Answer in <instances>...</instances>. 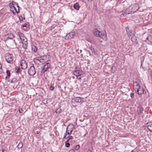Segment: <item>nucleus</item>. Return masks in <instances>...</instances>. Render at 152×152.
Masks as SVG:
<instances>
[{"instance_id":"obj_1","label":"nucleus","mask_w":152,"mask_h":152,"mask_svg":"<svg viewBox=\"0 0 152 152\" xmlns=\"http://www.w3.org/2000/svg\"><path fill=\"white\" fill-rule=\"evenodd\" d=\"M48 60L46 56H43L37 57L34 59V62L38 64H43Z\"/></svg>"},{"instance_id":"obj_2","label":"nucleus","mask_w":152,"mask_h":152,"mask_svg":"<svg viewBox=\"0 0 152 152\" xmlns=\"http://www.w3.org/2000/svg\"><path fill=\"white\" fill-rule=\"evenodd\" d=\"M133 86L135 92L138 94L141 95L144 93V90L143 88L140 86L137 82H135L134 83Z\"/></svg>"},{"instance_id":"obj_3","label":"nucleus","mask_w":152,"mask_h":152,"mask_svg":"<svg viewBox=\"0 0 152 152\" xmlns=\"http://www.w3.org/2000/svg\"><path fill=\"white\" fill-rule=\"evenodd\" d=\"M126 29L129 37L131 39L133 42H135L137 39L134 34L131 32L128 28H126Z\"/></svg>"},{"instance_id":"obj_4","label":"nucleus","mask_w":152,"mask_h":152,"mask_svg":"<svg viewBox=\"0 0 152 152\" xmlns=\"http://www.w3.org/2000/svg\"><path fill=\"white\" fill-rule=\"evenodd\" d=\"M18 34L21 42L23 44V46L24 45V44L25 45H27V39L24 34L21 32H18Z\"/></svg>"},{"instance_id":"obj_5","label":"nucleus","mask_w":152,"mask_h":152,"mask_svg":"<svg viewBox=\"0 0 152 152\" xmlns=\"http://www.w3.org/2000/svg\"><path fill=\"white\" fill-rule=\"evenodd\" d=\"M5 59L6 61L9 63L12 64L13 61V57L11 55L7 53L5 55Z\"/></svg>"},{"instance_id":"obj_6","label":"nucleus","mask_w":152,"mask_h":152,"mask_svg":"<svg viewBox=\"0 0 152 152\" xmlns=\"http://www.w3.org/2000/svg\"><path fill=\"white\" fill-rule=\"evenodd\" d=\"M138 6V5L137 4H136L132 5L129 7L131 10V12H132V13H133L138 10L139 8Z\"/></svg>"},{"instance_id":"obj_7","label":"nucleus","mask_w":152,"mask_h":152,"mask_svg":"<svg viewBox=\"0 0 152 152\" xmlns=\"http://www.w3.org/2000/svg\"><path fill=\"white\" fill-rule=\"evenodd\" d=\"M28 72L30 75L31 76L34 75L36 73V71L34 67L33 66H31L28 70Z\"/></svg>"},{"instance_id":"obj_8","label":"nucleus","mask_w":152,"mask_h":152,"mask_svg":"<svg viewBox=\"0 0 152 152\" xmlns=\"http://www.w3.org/2000/svg\"><path fill=\"white\" fill-rule=\"evenodd\" d=\"M50 66V64L49 63H47L45 64L41 71V73H44L46 72Z\"/></svg>"},{"instance_id":"obj_9","label":"nucleus","mask_w":152,"mask_h":152,"mask_svg":"<svg viewBox=\"0 0 152 152\" xmlns=\"http://www.w3.org/2000/svg\"><path fill=\"white\" fill-rule=\"evenodd\" d=\"M121 12L122 13L121 15H120L121 16H122V15H123V16H125L130 14L133 13L131 12V10L129 7L124 12L123 11Z\"/></svg>"},{"instance_id":"obj_10","label":"nucleus","mask_w":152,"mask_h":152,"mask_svg":"<svg viewBox=\"0 0 152 152\" xmlns=\"http://www.w3.org/2000/svg\"><path fill=\"white\" fill-rule=\"evenodd\" d=\"M75 35V32H72L67 34L66 36V39H71Z\"/></svg>"},{"instance_id":"obj_11","label":"nucleus","mask_w":152,"mask_h":152,"mask_svg":"<svg viewBox=\"0 0 152 152\" xmlns=\"http://www.w3.org/2000/svg\"><path fill=\"white\" fill-rule=\"evenodd\" d=\"M74 128V125L72 124H69L67 128L66 132L72 133Z\"/></svg>"},{"instance_id":"obj_12","label":"nucleus","mask_w":152,"mask_h":152,"mask_svg":"<svg viewBox=\"0 0 152 152\" xmlns=\"http://www.w3.org/2000/svg\"><path fill=\"white\" fill-rule=\"evenodd\" d=\"M146 42L148 44L152 45V34L148 35L146 38Z\"/></svg>"},{"instance_id":"obj_13","label":"nucleus","mask_w":152,"mask_h":152,"mask_svg":"<svg viewBox=\"0 0 152 152\" xmlns=\"http://www.w3.org/2000/svg\"><path fill=\"white\" fill-rule=\"evenodd\" d=\"M20 66L23 69H25L27 67V64L25 61L24 60H22L21 61Z\"/></svg>"},{"instance_id":"obj_14","label":"nucleus","mask_w":152,"mask_h":152,"mask_svg":"<svg viewBox=\"0 0 152 152\" xmlns=\"http://www.w3.org/2000/svg\"><path fill=\"white\" fill-rule=\"evenodd\" d=\"M16 5V7L15 6L14 7H13V11H12L14 14H15V12L17 13H18L20 12L19 7L18 4L17 3Z\"/></svg>"},{"instance_id":"obj_15","label":"nucleus","mask_w":152,"mask_h":152,"mask_svg":"<svg viewBox=\"0 0 152 152\" xmlns=\"http://www.w3.org/2000/svg\"><path fill=\"white\" fill-rule=\"evenodd\" d=\"M101 32L96 29H94L93 30V33L94 35L97 37H99L100 34Z\"/></svg>"},{"instance_id":"obj_16","label":"nucleus","mask_w":152,"mask_h":152,"mask_svg":"<svg viewBox=\"0 0 152 152\" xmlns=\"http://www.w3.org/2000/svg\"><path fill=\"white\" fill-rule=\"evenodd\" d=\"M99 37L104 40L106 41L107 40V37L106 34L105 33H102L101 32Z\"/></svg>"},{"instance_id":"obj_17","label":"nucleus","mask_w":152,"mask_h":152,"mask_svg":"<svg viewBox=\"0 0 152 152\" xmlns=\"http://www.w3.org/2000/svg\"><path fill=\"white\" fill-rule=\"evenodd\" d=\"M143 111V109L142 107H139L137 109V114L138 116H140L142 115Z\"/></svg>"},{"instance_id":"obj_18","label":"nucleus","mask_w":152,"mask_h":152,"mask_svg":"<svg viewBox=\"0 0 152 152\" xmlns=\"http://www.w3.org/2000/svg\"><path fill=\"white\" fill-rule=\"evenodd\" d=\"M17 3L13 2L12 3L10 4L9 6L10 7V10L11 11H13V7L14 8L15 6L16 7V6H17L16 4Z\"/></svg>"},{"instance_id":"obj_19","label":"nucleus","mask_w":152,"mask_h":152,"mask_svg":"<svg viewBox=\"0 0 152 152\" xmlns=\"http://www.w3.org/2000/svg\"><path fill=\"white\" fill-rule=\"evenodd\" d=\"M29 23H25L24 24H23L22 26V27L23 28V29L25 31H26L27 30V29L29 28Z\"/></svg>"},{"instance_id":"obj_20","label":"nucleus","mask_w":152,"mask_h":152,"mask_svg":"<svg viewBox=\"0 0 152 152\" xmlns=\"http://www.w3.org/2000/svg\"><path fill=\"white\" fill-rule=\"evenodd\" d=\"M82 72L79 70H75L73 72V74L75 76L81 75L82 74Z\"/></svg>"},{"instance_id":"obj_21","label":"nucleus","mask_w":152,"mask_h":152,"mask_svg":"<svg viewBox=\"0 0 152 152\" xmlns=\"http://www.w3.org/2000/svg\"><path fill=\"white\" fill-rule=\"evenodd\" d=\"M74 102L76 103H80L81 101V98L80 97H76L74 99Z\"/></svg>"},{"instance_id":"obj_22","label":"nucleus","mask_w":152,"mask_h":152,"mask_svg":"<svg viewBox=\"0 0 152 152\" xmlns=\"http://www.w3.org/2000/svg\"><path fill=\"white\" fill-rule=\"evenodd\" d=\"M71 134V133L66 131V132L64 134V138L65 139L67 138Z\"/></svg>"},{"instance_id":"obj_23","label":"nucleus","mask_w":152,"mask_h":152,"mask_svg":"<svg viewBox=\"0 0 152 152\" xmlns=\"http://www.w3.org/2000/svg\"><path fill=\"white\" fill-rule=\"evenodd\" d=\"M148 128L150 131H152V123H148Z\"/></svg>"},{"instance_id":"obj_24","label":"nucleus","mask_w":152,"mask_h":152,"mask_svg":"<svg viewBox=\"0 0 152 152\" xmlns=\"http://www.w3.org/2000/svg\"><path fill=\"white\" fill-rule=\"evenodd\" d=\"M80 7V6H79V4L78 3H75L74 5V8L77 10H79Z\"/></svg>"},{"instance_id":"obj_25","label":"nucleus","mask_w":152,"mask_h":152,"mask_svg":"<svg viewBox=\"0 0 152 152\" xmlns=\"http://www.w3.org/2000/svg\"><path fill=\"white\" fill-rule=\"evenodd\" d=\"M19 19L20 23H23L24 20H25V18L24 17H23L21 15L19 17Z\"/></svg>"},{"instance_id":"obj_26","label":"nucleus","mask_w":152,"mask_h":152,"mask_svg":"<svg viewBox=\"0 0 152 152\" xmlns=\"http://www.w3.org/2000/svg\"><path fill=\"white\" fill-rule=\"evenodd\" d=\"M7 76L6 77L7 79H9L10 76V72L9 70H7L6 71Z\"/></svg>"},{"instance_id":"obj_27","label":"nucleus","mask_w":152,"mask_h":152,"mask_svg":"<svg viewBox=\"0 0 152 152\" xmlns=\"http://www.w3.org/2000/svg\"><path fill=\"white\" fill-rule=\"evenodd\" d=\"M20 67L17 66L15 68L16 72L18 73L20 72Z\"/></svg>"},{"instance_id":"obj_28","label":"nucleus","mask_w":152,"mask_h":152,"mask_svg":"<svg viewBox=\"0 0 152 152\" xmlns=\"http://www.w3.org/2000/svg\"><path fill=\"white\" fill-rule=\"evenodd\" d=\"M89 49L91 50V51L92 52V53L94 54H95V52L94 49L92 47H90L89 48Z\"/></svg>"},{"instance_id":"obj_29","label":"nucleus","mask_w":152,"mask_h":152,"mask_svg":"<svg viewBox=\"0 0 152 152\" xmlns=\"http://www.w3.org/2000/svg\"><path fill=\"white\" fill-rule=\"evenodd\" d=\"M23 146V144L22 142H20L18 144V147L19 148H21Z\"/></svg>"},{"instance_id":"obj_30","label":"nucleus","mask_w":152,"mask_h":152,"mask_svg":"<svg viewBox=\"0 0 152 152\" xmlns=\"http://www.w3.org/2000/svg\"><path fill=\"white\" fill-rule=\"evenodd\" d=\"M32 50L34 52H36L37 50V48L35 46H33L32 47Z\"/></svg>"},{"instance_id":"obj_31","label":"nucleus","mask_w":152,"mask_h":152,"mask_svg":"<svg viewBox=\"0 0 152 152\" xmlns=\"http://www.w3.org/2000/svg\"><path fill=\"white\" fill-rule=\"evenodd\" d=\"M80 146L79 145H76L75 147V149L76 150H78Z\"/></svg>"},{"instance_id":"obj_32","label":"nucleus","mask_w":152,"mask_h":152,"mask_svg":"<svg viewBox=\"0 0 152 152\" xmlns=\"http://www.w3.org/2000/svg\"><path fill=\"white\" fill-rule=\"evenodd\" d=\"M65 146L67 148L69 147L70 146V144L67 141V140L66 142Z\"/></svg>"},{"instance_id":"obj_33","label":"nucleus","mask_w":152,"mask_h":152,"mask_svg":"<svg viewBox=\"0 0 152 152\" xmlns=\"http://www.w3.org/2000/svg\"><path fill=\"white\" fill-rule=\"evenodd\" d=\"M54 89V87L52 85L50 87L49 89L51 91H53Z\"/></svg>"},{"instance_id":"obj_34","label":"nucleus","mask_w":152,"mask_h":152,"mask_svg":"<svg viewBox=\"0 0 152 152\" xmlns=\"http://www.w3.org/2000/svg\"><path fill=\"white\" fill-rule=\"evenodd\" d=\"M19 111L20 113H22L23 111V110L22 108H20L19 110Z\"/></svg>"},{"instance_id":"obj_35","label":"nucleus","mask_w":152,"mask_h":152,"mask_svg":"<svg viewBox=\"0 0 152 152\" xmlns=\"http://www.w3.org/2000/svg\"><path fill=\"white\" fill-rule=\"evenodd\" d=\"M73 137L72 136H70L69 137V138L67 140V141L68 142L69 140H72V139H73Z\"/></svg>"},{"instance_id":"obj_36","label":"nucleus","mask_w":152,"mask_h":152,"mask_svg":"<svg viewBox=\"0 0 152 152\" xmlns=\"http://www.w3.org/2000/svg\"><path fill=\"white\" fill-rule=\"evenodd\" d=\"M134 93H131L130 94V96L132 98L134 97Z\"/></svg>"},{"instance_id":"obj_37","label":"nucleus","mask_w":152,"mask_h":152,"mask_svg":"<svg viewBox=\"0 0 152 152\" xmlns=\"http://www.w3.org/2000/svg\"><path fill=\"white\" fill-rule=\"evenodd\" d=\"M2 65L0 63V72H1L2 71Z\"/></svg>"},{"instance_id":"obj_38","label":"nucleus","mask_w":152,"mask_h":152,"mask_svg":"<svg viewBox=\"0 0 152 152\" xmlns=\"http://www.w3.org/2000/svg\"><path fill=\"white\" fill-rule=\"evenodd\" d=\"M80 75H78L77 76H76L77 78V79L78 80H80L81 79V77H80Z\"/></svg>"},{"instance_id":"obj_39","label":"nucleus","mask_w":152,"mask_h":152,"mask_svg":"<svg viewBox=\"0 0 152 152\" xmlns=\"http://www.w3.org/2000/svg\"><path fill=\"white\" fill-rule=\"evenodd\" d=\"M37 133L39 135H40V134H41L40 132H39V131H37Z\"/></svg>"},{"instance_id":"obj_40","label":"nucleus","mask_w":152,"mask_h":152,"mask_svg":"<svg viewBox=\"0 0 152 152\" xmlns=\"http://www.w3.org/2000/svg\"><path fill=\"white\" fill-rule=\"evenodd\" d=\"M70 152H74V151L73 150H70Z\"/></svg>"},{"instance_id":"obj_41","label":"nucleus","mask_w":152,"mask_h":152,"mask_svg":"<svg viewBox=\"0 0 152 152\" xmlns=\"http://www.w3.org/2000/svg\"><path fill=\"white\" fill-rule=\"evenodd\" d=\"M86 152H92V151L90 150H88Z\"/></svg>"},{"instance_id":"obj_42","label":"nucleus","mask_w":152,"mask_h":152,"mask_svg":"<svg viewBox=\"0 0 152 152\" xmlns=\"http://www.w3.org/2000/svg\"><path fill=\"white\" fill-rule=\"evenodd\" d=\"M94 0H88V1H92Z\"/></svg>"},{"instance_id":"obj_43","label":"nucleus","mask_w":152,"mask_h":152,"mask_svg":"<svg viewBox=\"0 0 152 152\" xmlns=\"http://www.w3.org/2000/svg\"><path fill=\"white\" fill-rule=\"evenodd\" d=\"M151 75L152 76V72H151Z\"/></svg>"},{"instance_id":"obj_44","label":"nucleus","mask_w":152,"mask_h":152,"mask_svg":"<svg viewBox=\"0 0 152 152\" xmlns=\"http://www.w3.org/2000/svg\"><path fill=\"white\" fill-rule=\"evenodd\" d=\"M3 152H4V151H3Z\"/></svg>"}]
</instances>
